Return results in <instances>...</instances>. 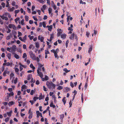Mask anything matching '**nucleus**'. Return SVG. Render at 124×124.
Wrapping results in <instances>:
<instances>
[{
  "label": "nucleus",
  "instance_id": "f257e3e1",
  "mask_svg": "<svg viewBox=\"0 0 124 124\" xmlns=\"http://www.w3.org/2000/svg\"><path fill=\"white\" fill-rule=\"evenodd\" d=\"M46 85L47 86L48 88L50 89L52 88L55 89L56 86V85L54 84L52 82L47 81L46 83Z\"/></svg>",
  "mask_w": 124,
  "mask_h": 124
},
{
  "label": "nucleus",
  "instance_id": "f03ea898",
  "mask_svg": "<svg viewBox=\"0 0 124 124\" xmlns=\"http://www.w3.org/2000/svg\"><path fill=\"white\" fill-rule=\"evenodd\" d=\"M16 46L15 45H13L12 47L10 48L7 47V51H8L9 52H11L12 53L16 51Z\"/></svg>",
  "mask_w": 124,
  "mask_h": 124
},
{
  "label": "nucleus",
  "instance_id": "7ed1b4c3",
  "mask_svg": "<svg viewBox=\"0 0 124 124\" xmlns=\"http://www.w3.org/2000/svg\"><path fill=\"white\" fill-rule=\"evenodd\" d=\"M29 53L30 57L33 60H36V56L32 51H30Z\"/></svg>",
  "mask_w": 124,
  "mask_h": 124
},
{
  "label": "nucleus",
  "instance_id": "20e7f679",
  "mask_svg": "<svg viewBox=\"0 0 124 124\" xmlns=\"http://www.w3.org/2000/svg\"><path fill=\"white\" fill-rule=\"evenodd\" d=\"M38 67L37 70H38L39 71L42 70L43 72L45 71V69L43 67V65L40 63H38Z\"/></svg>",
  "mask_w": 124,
  "mask_h": 124
},
{
  "label": "nucleus",
  "instance_id": "39448f33",
  "mask_svg": "<svg viewBox=\"0 0 124 124\" xmlns=\"http://www.w3.org/2000/svg\"><path fill=\"white\" fill-rule=\"evenodd\" d=\"M7 13H5L2 16L0 15V17L2 19H4L6 21L7 20H8V18L7 16Z\"/></svg>",
  "mask_w": 124,
  "mask_h": 124
},
{
  "label": "nucleus",
  "instance_id": "423d86ee",
  "mask_svg": "<svg viewBox=\"0 0 124 124\" xmlns=\"http://www.w3.org/2000/svg\"><path fill=\"white\" fill-rule=\"evenodd\" d=\"M57 35L58 37H59L61 36V38H62V35H61L62 33V30L61 29H58L57 30Z\"/></svg>",
  "mask_w": 124,
  "mask_h": 124
},
{
  "label": "nucleus",
  "instance_id": "0eeeda50",
  "mask_svg": "<svg viewBox=\"0 0 124 124\" xmlns=\"http://www.w3.org/2000/svg\"><path fill=\"white\" fill-rule=\"evenodd\" d=\"M75 36V38L76 39L77 38V36L76 35H75L74 33H73L72 34H71L70 36V39H71L73 40L74 39V37Z\"/></svg>",
  "mask_w": 124,
  "mask_h": 124
},
{
  "label": "nucleus",
  "instance_id": "6e6552de",
  "mask_svg": "<svg viewBox=\"0 0 124 124\" xmlns=\"http://www.w3.org/2000/svg\"><path fill=\"white\" fill-rule=\"evenodd\" d=\"M38 39L39 40H40L41 42H42L44 40V38L42 35H40L38 36Z\"/></svg>",
  "mask_w": 124,
  "mask_h": 124
},
{
  "label": "nucleus",
  "instance_id": "1a4fd4ad",
  "mask_svg": "<svg viewBox=\"0 0 124 124\" xmlns=\"http://www.w3.org/2000/svg\"><path fill=\"white\" fill-rule=\"evenodd\" d=\"M37 72L39 75L40 76L42 79L43 76L42 73L39 71L38 70H37Z\"/></svg>",
  "mask_w": 124,
  "mask_h": 124
},
{
  "label": "nucleus",
  "instance_id": "9d476101",
  "mask_svg": "<svg viewBox=\"0 0 124 124\" xmlns=\"http://www.w3.org/2000/svg\"><path fill=\"white\" fill-rule=\"evenodd\" d=\"M46 27L48 28V31H52V29L53 27V26L52 25H50V26L47 25L46 26Z\"/></svg>",
  "mask_w": 124,
  "mask_h": 124
},
{
  "label": "nucleus",
  "instance_id": "9b49d317",
  "mask_svg": "<svg viewBox=\"0 0 124 124\" xmlns=\"http://www.w3.org/2000/svg\"><path fill=\"white\" fill-rule=\"evenodd\" d=\"M12 54L14 55V57L16 59H18L20 57L19 55L14 52Z\"/></svg>",
  "mask_w": 124,
  "mask_h": 124
},
{
  "label": "nucleus",
  "instance_id": "f8f14e48",
  "mask_svg": "<svg viewBox=\"0 0 124 124\" xmlns=\"http://www.w3.org/2000/svg\"><path fill=\"white\" fill-rule=\"evenodd\" d=\"M36 114L38 117H39L40 116L41 117H42L41 113L39 111H36Z\"/></svg>",
  "mask_w": 124,
  "mask_h": 124
},
{
  "label": "nucleus",
  "instance_id": "ddd939ff",
  "mask_svg": "<svg viewBox=\"0 0 124 124\" xmlns=\"http://www.w3.org/2000/svg\"><path fill=\"white\" fill-rule=\"evenodd\" d=\"M7 96L5 98V100L7 101H9V99L10 97L9 95H8V93H7Z\"/></svg>",
  "mask_w": 124,
  "mask_h": 124
},
{
  "label": "nucleus",
  "instance_id": "4468645a",
  "mask_svg": "<svg viewBox=\"0 0 124 124\" xmlns=\"http://www.w3.org/2000/svg\"><path fill=\"white\" fill-rule=\"evenodd\" d=\"M12 112V110H10L9 112H8L7 113V114L9 117H10L11 116V114Z\"/></svg>",
  "mask_w": 124,
  "mask_h": 124
},
{
  "label": "nucleus",
  "instance_id": "2eb2a0df",
  "mask_svg": "<svg viewBox=\"0 0 124 124\" xmlns=\"http://www.w3.org/2000/svg\"><path fill=\"white\" fill-rule=\"evenodd\" d=\"M17 78H16L14 80L13 79L11 80V82L12 83H14L15 84H16L17 83Z\"/></svg>",
  "mask_w": 124,
  "mask_h": 124
},
{
  "label": "nucleus",
  "instance_id": "dca6fc26",
  "mask_svg": "<svg viewBox=\"0 0 124 124\" xmlns=\"http://www.w3.org/2000/svg\"><path fill=\"white\" fill-rule=\"evenodd\" d=\"M41 79L42 81H44L45 80H48V78L47 76L45 75V78H42Z\"/></svg>",
  "mask_w": 124,
  "mask_h": 124
},
{
  "label": "nucleus",
  "instance_id": "f3484780",
  "mask_svg": "<svg viewBox=\"0 0 124 124\" xmlns=\"http://www.w3.org/2000/svg\"><path fill=\"white\" fill-rule=\"evenodd\" d=\"M15 9V8L14 7H13L12 8H8V10L9 12H11L14 10Z\"/></svg>",
  "mask_w": 124,
  "mask_h": 124
},
{
  "label": "nucleus",
  "instance_id": "a211bd4d",
  "mask_svg": "<svg viewBox=\"0 0 124 124\" xmlns=\"http://www.w3.org/2000/svg\"><path fill=\"white\" fill-rule=\"evenodd\" d=\"M46 5H44L43 6L42 8L41 9V10L43 12H44V10L46 9Z\"/></svg>",
  "mask_w": 124,
  "mask_h": 124
},
{
  "label": "nucleus",
  "instance_id": "6ab92c4d",
  "mask_svg": "<svg viewBox=\"0 0 124 124\" xmlns=\"http://www.w3.org/2000/svg\"><path fill=\"white\" fill-rule=\"evenodd\" d=\"M27 88V86H26L25 85H23L22 87L21 91H23V90L26 89Z\"/></svg>",
  "mask_w": 124,
  "mask_h": 124
},
{
  "label": "nucleus",
  "instance_id": "aec40b11",
  "mask_svg": "<svg viewBox=\"0 0 124 124\" xmlns=\"http://www.w3.org/2000/svg\"><path fill=\"white\" fill-rule=\"evenodd\" d=\"M14 69L15 70V71L16 72V74L18 75L19 74V73L18 72L19 71V69L17 68H14Z\"/></svg>",
  "mask_w": 124,
  "mask_h": 124
},
{
  "label": "nucleus",
  "instance_id": "412c9836",
  "mask_svg": "<svg viewBox=\"0 0 124 124\" xmlns=\"http://www.w3.org/2000/svg\"><path fill=\"white\" fill-rule=\"evenodd\" d=\"M35 47L36 48H38L39 47V43L38 42H36L35 43Z\"/></svg>",
  "mask_w": 124,
  "mask_h": 124
},
{
  "label": "nucleus",
  "instance_id": "4be33fe9",
  "mask_svg": "<svg viewBox=\"0 0 124 124\" xmlns=\"http://www.w3.org/2000/svg\"><path fill=\"white\" fill-rule=\"evenodd\" d=\"M59 51V49H56V50H54L53 49L51 50V51L52 52L54 53V54L56 52L58 53Z\"/></svg>",
  "mask_w": 124,
  "mask_h": 124
},
{
  "label": "nucleus",
  "instance_id": "5701e85b",
  "mask_svg": "<svg viewBox=\"0 0 124 124\" xmlns=\"http://www.w3.org/2000/svg\"><path fill=\"white\" fill-rule=\"evenodd\" d=\"M27 39V36L26 35H25L22 38V41L24 42H25L26 41V40Z\"/></svg>",
  "mask_w": 124,
  "mask_h": 124
},
{
  "label": "nucleus",
  "instance_id": "b1692460",
  "mask_svg": "<svg viewBox=\"0 0 124 124\" xmlns=\"http://www.w3.org/2000/svg\"><path fill=\"white\" fill-rule=\"evenodd\" d=\"M22 98L21 96H20L18 97V102L19 103H22L23 102L22 101H20L21 100Z\"/></svg>",
  "mask_w": 124,
  "mask_h": 124
},
{
  "label": "nucleus",
  "instance_id": "393cba45",
  "mask_svg": "<svg viewBox=\"0 0 124 124\" xmlns=\"http://www.w3.org/2000/svg\"><path fill=\"white\" fill-rule=\"evenodd\" d=\"M48 12L49 14H51L52 15V9L51 8H49L48 9Z\"/></svg>",
  "mask_w": 124,
  "mask_h": 124
},
{
  "label": "nucleus",
  "instance_id": "a878e982",
  "mask_svg": "<svg viewBox=\"0 0 124 124\" xmlns=\"http://www.w3.org/2000/svg\"><path fill=\"white\" fill-rule=\"evenodd\" d=\"M30 67L32 69L34 70L33 71V72H34V70L35 69V68L34 67L32 63H31L30 65Z\"/></svg>",
  "mask_w": 124,
  "mask_h": 124
},
{
  "label": "nucleus",
  "instance_id": "bb28decb",
  "mask_svg": "<svg viewBox=\"0 0 124 124\" xmlns=\"http://www.w3.org/2000/svg\"><path fill=\"white\" fill-rule=\"evenodd\" d=\"M73 93H74V94L73 96V98L72 99V101H73L74 99L75 95L77 94V91H76L75 90H74V91L73 92Z\"/></svg>",
  "mask_w": 124,
  "mask_h": 124
},
{
  "label": "nucleus",
  "instance_id": "cd10ccee",
  "mask_svg": "<svg viewBox=\"0 0 124 124\" xmlns=\"http://www.w3.org/2000/svg\"><path fill=\"white\" fill-rule=\"evenodd\" d=\"M32 77V75L31 74H30L28 76L27 80H29Z\"/></svg>",
  "mask_w": 124,
  "mask_h": 124
},
{
  "label": "nucleus",
  "instance_id": "c85d7f7f",
  "mask_svg": "<svg viewBox=\"0 0 124 124\" xmlns=\"http://www.w3.org/2000/svg\"><path fill=\"white\" fill-rule=\"evenodd\" d=\"M50 106L51 107H53V108H55V105L53 104L52 102L51 103Z\"/></svg>",
  "mask_w": 124,
  "mask_h": 124
},
{
  "label": "nucleus",
  "instance_id": "c756f323",
  "mask_svg": "<svg viewBox=\"0 0 124 124\" xmlns=\"http://www.w3.org/2000/svg\"><path fill=\"white\" fill-rule=\"evenodd\" d=\"M7 56L8 57L9 59H10L11 58V54L10 53H8L7 54Z\"/></svg>",
  "mask_w": 124,
  "mask_h": 124
},
{
  "label": "nucleus",
  "instance_id": "7c9ffc66",
  "mask_svg": "<svg viewBox=\"0 0 124 124\" xmlns=\"http://www.w3.org/2000/svg\"><path fill=\"white\" fill-rule=\"evenodd\" d=\"M35 92V90H32L31 91V92L30 93V94L31 95H32Z\"/></svg>",
  "mask_w": 124,
  "mask_h": 124
},
{
  "label": "nucleus",
  "instance_id": "2f4dec72",
  "mask_svg": "<svg viewBox=\"0 0 124 124\" xmlns=\"http://www.w3.org/2000/svg\"><path fill=\"white\" fill-rule=\"evenodd\" d=\"M24 19H23L21 20L20 22H19V24L21 23V25H23L24 24Z\"/></svg>",
  "mask_w": 124,
  "mask_h": 124
},
{
  "label": "nucleus",
  "instance_id": "473e14b6",
  "mask_svg": "<svg viewBox=\"0 0 124 124\" xmlns=\"http://www.w3.org/2000/svg\"><path fill=\"white\" fill-rule=\"evenodd\" d=\"M14 104L15 102H13V101L9 102L8 103L9 105L10 106Z\"/></svg>",
  "mask_w": 124,
  "mask_h": 124
},
{
  "label": "nucleus",
  "instance_id": "72a5a7b5",
  "mask_svg": "<svg viewBox=\"0 0 124 124\" xmlns=\"http://www.w3.org/2000/svg\"><path fill=\"white\" fill-rule=\"evenodd\" d=\"M50 38L52 40L54 37V33H53L50 34Z\"/></svg>",
  "mask_w": 124,
  "mask_h": 124
},
{
  "label": "nucleus",
  "instance_id": "f704fd0d",
  "mask_svg": "<svg viewBox=\"0 0 124 124\" xmlns=\"http://www.w3.org/2000/svg\"><path fill=\"white\" fill-rule=\"evenodd\" d=\"M10 79H11L12 78H13L14 76V74L13 73H11L10 74Z\"/></svg>",
  "mask_w": 124,
  "mask_h": 124
},
{
  "label": "nucleus",
  "instance_id": "c9c22d12",
  "mask_svg": "<svg viewBox=\"0 0 124 124\" xmlns=\"http://www.w3.org/2000/svg\"><path fill=\"white\" fill-rule=\"evenodd\" d=\"M63 70L65 71L66 73H67L69 72H70V70H68L66 68H65L63 69Z\"/></svg>",
  "mask_w": 124,
  "mask_h": 124
},
{
  "label": "nucleus",
  "instance_id": "e433bc0d",
  "mask_svg": "<svg viewBox=\"0 0 124 124\" xmlns=\"http://www.w3.org/2000/svg\"><path fill=\"white\" fill-rule=\"evenodd\" d=\"M23 58H27V55L26 53H24L23 54Z\"/></svg>",
  "mask_w": 124,
  "mask_h": 124
},
{
  "label": "nucleus",
  "instance_id": "4c0bfd02",
  "mask_svg": "<svg viewBox=\"0 0 124 124\" xmlns=\"http://www.w3.org/2000/svg\"><path fill=\"white\" fill-rule=\"evenodd\" d=\"M29 116L28 117V118L30 119H31L32 117L33 116V114H29Z\"/></svg>",
  "mask_w": 124,
  "mask_h": 124
},
{
  "label": "nucleus",
  "instance_id": "58836bf2",
  "mask_svg": "<svg viewBox=\"0 0 124 124\" xmlns=\"http://www.w3.org/2000/svg\"><path fill=\"white\" fill-rule=\"evenodd\" d=\"M92 50V46H90V47L89 48L88 53H89Z\"/></svg>",
  "mask_w": 124,
  "mask_h": 124
},
{
  "label": "nucleus",
  "instance_id": "ea45409f",
  "mask_svg": "<svg viewBox=\"0 0 124 124\" xmlns=\"http://www.w3.org/2000/svg\"><path fill=\"white\" fill-rule=\"evenodd\" d=\"M25 20L26 21H28L29 20V17L28 16L25 15Z\"/></svg>",
  "mask_w": 124,
  "mask_h": 124
},
{
  "label": "nucleus",
  "instance_id": "a19ab883",
  "mask_svg": "<svg viewBox=\"0 0 124 124\" xmlns=\"http://www.w3.org/2000/svg\"><path fill=\"white\" fill-rule=\"evenodd\" d=\"M25 66L24 65H23V66H20V70L21 71L23 69V67L25 68Z\"/></svg>",
  "mask_w": 124,
  "mask_h": 124
},
{
  "label": "nucleus",
  "instance_id": "79ce46f5",
  "mask_svg": "<svg viewBox=\"0 0 124 124\" xmlns=\"http://www.w3.org/2000/svg\"><path fill=\"white\" fill-rule=\"evenodd\" d=\"M57 53H58L57 52H56L55 53H54V54L55 57V58H56L57 59H58V55H57Z\"/></svg>",
  "mask_w": 124,
  "mask_h": 124
},
{
  "label": "nucleus",
  "instance_id": "37998d69",
  "mask_svg": "<svg viewBox=\"0 0 124 124\" xmlns=\"http://www.w3.org/2000/svg\"><path fill=\"white\" fill-rule=\"evenodd\" d=\"M20 19V18L19 17L17 18L16 19H15V21L16 23H17V21H18Z\"/></svg>",
  "mask_w": 124,
  "mask_h": 124
},
{
  "label": "nucleus",
  "instance_id": "c03bdc74",
  "mask_svg": "<svg viewBox=\"0 0 124 124\" xmlns=\"http://www.w3.org/2000/svg\"><path fill=\"white\" fill-rule=\"evenodd\" d=\"M69 42V40L68 39L67 40L66 43V48H67L68 46V45Z\"/></svg>",
  "mask_w": 124,
  "mask_h": 124
},
{
  "label": "nucleus",
  "instance_id": "a18cd8bd",
  "mask_svg": "<svg viewBox=\"0 0 124 124\" xmlns=\"http://www.w3.org/2000/svg\"><path fill=\"white\" fill-rule=\"evenodd\" d=\"M81 99L82 100V102H83L84 101V96L83 93H82L81 96Z\"/></svg>",
  "mask_w": 124,
  "mask_h": 124
},
{
  "label": "nucleus",
  "instance_id": "49530a36",
  "mask_svg": "<svg viewBox=\"0 0 124 124\" xmlns=\"http://www.w3.org/2000/svg\"><path fill=\"white\" fill-rule=\"evenodd\" d=\"M32 18L35 21H38V19L36 16H32Z\"/></svg>",
  "mask_w": 124,
  "mask_h": 124
},
{
  "label": "nucleus",
  "instance_id": "de8ad7c7",
  "mask_svg": "<svg viewBox=\"0 0 124 124\" xmlns=\"http://www.w3.org/2000/svg\"><path fill=\"white\" fill-rule=\"evenodd\" d=\"M42 25L43 27L44 28H45L46 27V23L44 22H42Z\"/></svg>",
  "mask_w": 124,
  "mask_h": 124
},
{
  "label": "nucleus",
  "instance_id": "09e8293b",
  "mask_svg": "<svg viewBox=\"0 0 124 124\" xmlns=\"http://www.w3.org/2000/svg\"><path fill=\"white\" fill-rule=\"evenodd\" d=\"M90 33L89 32H87V31L86 32V37L87 38H88L89 37V35H90Z\"/></svg>",
  "mask_w": 124,
  "mask_h": 124
},
{
  "label": "nucleus",
  "instance_id": "8fccbe9b",
  "mask_svg": "<svg viewBox=\"0 0 124 124\" xmlns=\"http://www.w3.org/2000/svg\"><path fill=\"white\" fill-rule=\"evenodd\" d=\"M18 37H19L20 36H21L22 35V33L18 31Z\"/></svg>",
  "mask_w": 124,
  "mask_h": 124
},
{
  "label": "nucleus",
  "instance_id": "3c124183",
  "mask_svg": "<svg viewBox=\"0 0 124 124\" xmlns=\"http://www.w3.org/2000/svg\"><path fill=\"white\" fill-rule=\"evenodd\" d=\"M13 24H9L8 26V27L10 28H12V27L13 26Z\"/></svg>",
  "mask_w": 124,
  "mask_h": 124
},
{
  "label": "nucleus",
  "instance_id": "603ef678",
  "mask_svg": "<svg viewBox=\"0 0 124 124\" xmlns=\"http://www.w3.org/2000/svg\"><path fill=\"white\" fill-rule=\"evenodd\" d=\"M87 83L88 82L87 81H86V82L85 85V89L87 88Z\"/></svg>",
  "mask_w": 124,
  "mask_h": 124
},
{
  "label": "nucleus",
  "instance_id": "864d4df0",
  "mask_svg": "<svg viewBox=\"0 0 124 124\" xmlns=\"http://www.w3.org/2000/svg\"><path fill=\"white\" fill-rule=\"evenodd\" d=\"M1 4L3 8H4L5 7L6 4L5 3L3 2H2L1 3Z\"/></svg>",
  "mask_w": 124,
  "mask_h": 124
},
{
  "label": "nucleus",
  "instance_id": "5fc2aeb1",
  "mask_svg": "<svg viewBox=\"0 0 124 124\" xmlns=\"http://www.w3.org/2000/svg\"><path fill=\"white\" fill-rule=\"evenodd\" d=\"M43 98V96H42V94H41L39 96V100H40L42 99Z\"/></svg>",
  "mask_w": 124,
  "mask_h": 124
},
{
  "label": "nucleus",
  "instance_id": "6e6d98bb",
  "mask_svg": "<svg viewBox=\"0 0 124 124\" xmlns=\"http://www.w3.org/2000/svg\"><path fill=\"white\" fill-rule=\"evenodd\" d=\"M11 36L10 35H8L7 36L6 39L7 40H8L11 38Z\"/></svg>",
  "mask_w": 124,
  "mask_h": 124
},
{
  "label": "nucleus",
  "instance_id": "4d7b16f0",
  "mask_svg": "<svg viewBox=\"0 0 124 124\" xmlns=\"http://www.w3.org/2000/svg\"><path fill=\"white\" fill-rule=\"evenodd\" d=\"M38 99V98L36 97H34L33 100L34 101H35L37 100Z\"/></svg>",
  "mask_w": 124,
  "mask_h": 124
},
{
  "label": "nucleus",
  "instance_id": "13d9d810",
  "mask_svg": "<svg viewBox=\"0 0 124 124\" xmlns=\"http://www.w3.org/2000/svg\"><path fill=\"white\" fill-rule=\"evenodd\" d=\"M66 35L65 34H62V39H65L66 38Z\"/></svg>",
  "mask_w": 124,
  "mask_h": 124
},
{
  "label": "nucleus",
  "instance_id": "bf43d9fd",
  "mask_svg": "<svg viewBox=\"0 0 124 124\" xmlns=\"http://www.w3.org/2000/svg\"><path fill=\"white\" fill-rule=\"evenodd\" d=\"M8 94L10 96H13L14 95V93L13 92H11L9 93H8Z\"/></svg>",
  "mask_w": 124,
  "mask_h": 124
},
{
  "label": "nucleus",
  "instance_id": "052dcab7",
  "mask_svg": "<svg viewBox=\"0 0 124 124\" xmlns=\"http://www.w3.org/2000/svg\"><path fill=\"white\" fill-rule=\"evenodd\" d=\"M72 103V102L71 101V100H70L69 102V104L70 105L69 107L70 108L71 107Z\"/></svg>",
  "mask_w": 124,
  "mask_h": 124
},
{
  "label": "nucleus",
  "instance_id": "680f3d73",
  "mask_svg": "<svg viewBox=\"0 0 124 124\" xmlns=\"http://www.w3.org/2000/svg\"><path fill=\"white\" fill-rule=\"evenodd\" d=\"M45 53L47 55V54H49V53L48 51L46 50H45Z\"/></svg>",
  "mask_w": 124,
  "mask_h": 124
},
{
  "label": "nucleus",
  "instance_id": "e2e57ef3",
  "mask_svg": "<svg viewBox=\"0 0 124 124\" xmlns=\"http://www.w3.org/2000/svg\"><path fill=\"white\" fill-rule=\"evenodd\" d=\"M30 82L31 83H34L35 82V80H34L33 78H32Z\"/></svg>",
  "mask_w": 124,
  "mask_h": 124
},
{
  "label": "nucleus",
  "instance_id": "0e129e2a",
  "mask_svg": "<svg viewBox=\"0 0 124 124\" xmlns=\"http://www.w3.org/2000/svg\"><path fill=\"white\" fill-rule=\"evenodd\" d=\"M9 2L8 1H6V7H9Z\"/></svg>",
  "mask_w": 124,
  "mask_h": 124
},
{
  "label": "nucleus",
  "instance_id": "69168bd1",
  "mask_svg": "<svg viewBox=\"0 0 124 124\" xmlns=\"http://www.w3.org/2000/svg\"><path fill=\"white\" fill-rule=\"evenodd\" d=\"M80 4H86V3L85 2H83L81 0H80Z\"/></svg>",
  "mask_w": 124,
  "mask_h": 124
},
{
  "label": "nucleus",
  "instance_id": "338daca9",
  "mask_svg": "<svg viewBox=\"0 0 124 124\" xmlns=\"http://www.w3.org/2000/svg\"><path fill=\"white\" fill-rule=\"evenodd\" d=\"M5 122H7L9 121V118L8 117H7L5 119Z\"/></svg>",
  "mask_w": 124,
  "mask_h": 124
},
{
  "label": "nucleus",
  "instance_id": "774afa93",
  "mask_svg": "<svg viewBox=\"0 0 124 124\" xmlns=\"http://www.w3.org/2000/svg\"><path fill=\"white\" fill-rule=\"evenodd\" d=\"M12 28L14 30H16V28L15 26L13 24Z\"/></svg>",
  "mask_w": 124,
  "mask_h": 124
}]
</instances>
